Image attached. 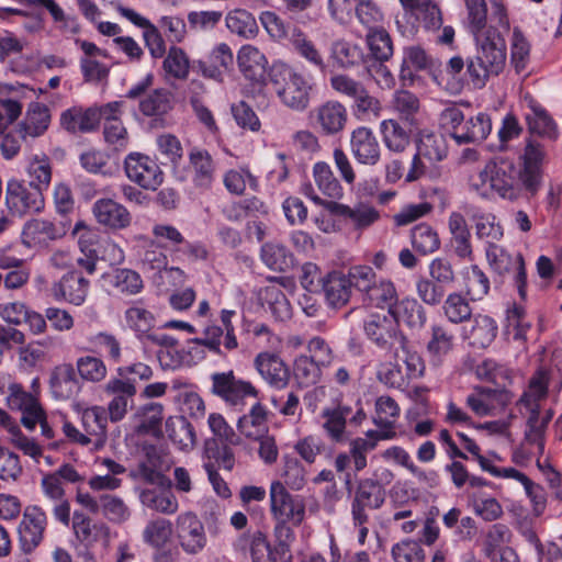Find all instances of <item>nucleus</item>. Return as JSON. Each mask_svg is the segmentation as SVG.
Returning a JSON list of instances; mask_svg holds the SVG:
<instances>
[{"label":"nucleus","instance_id":"obj_1","mask_svg":"<svg viewBox=\"0 0 562 562\" xmlns=\"http://www.w3.org/2000/svg\"><path fill=\"white\" fill-rule=\"evenodd\" d=\"M468 26L475 37L476 54L468 60L470 83L483 89L491 77L498 76L505 66V44L496 30L486 29L485 0H465Z\"/></svg>","mask_w":562,"mask_h":562},{"label":"nucleus","instance_id":"obj_2","mask_svg":"<svg viewBox=\"0 0 562 562\" xmlns=\"http://www.w3.org/2000/svg\"><path fill=\"white\" fill-rule=\"evenodd\" d=\"M469 189L482 199L494 194L515 201L527 191V145L516 158L490 159L468 179Z\"/></svg>","mask_w":562,"mask_h":562},{"label":"nucleus","instance_id":"obj_3","mask_svg":"<svg viewBox=\"0 0 562 562\" xmlns=\"http://www.w3.org/2000/svg\"><path fill=\"white\" fill-rule=\"evenodd\" d=\"M268 79L272 91L284 106L296 112L308 108L313 83L302 72L279 61L271 66Z\"/></svg>","mask_w":562,"mask_h":562},{"label":"nucleus","instance_id":"obj_4","mask_svg":"<svg viewBox=\"0 0 562 562\" xmlns=\"http://www.w3.org/2000/svg\"><path fill=\"white\" fill-rule=\"evenodd\" d=\"M363 331L378 348L393 351L395 358H400V351L406 350L408 340L389 312L369 314L363 321Z\"/></svg>","mask_w":562,"mask_h":562},{"label":"nucleus","instance_id":"obj_5","mask_svg":"<svg viewBox=\"0 0 562 562\" xmlns=\"http://www.w3.org/2000/svg\"><path fill=\"white\" fill-rule=\"evenodd\" d=\"M549 374L546 370H538L529 381V398L532 396L535 400L546 397L548 393ZM554 412L550 406L544 404H529V443L531 439L537 443L539 452L544 450V432L553 418Z\"/></svg>","mask_w":562,"mask_h":562},{"label":"nucleus","instance_id":"obj_6","mask_svg":"<svg viewBox=\"0 0 562 562\" xmlns=\"http://www.w3.org/2000/svg\"><path fill=\"white\" fill-rule=\"evenodd\" d=\"M302 193L307 196L316 205L324 207L329 213L350 220L352 225L358 229H363L372 225L380 217L379 212L371 205L358 204L350 207L337 201H327L316 193L311 183L302 187Z\"/></svg>","mask_w":562,"mask_h":562},{"label":"nucleus","instance_id":"obj_7","mask_svg":"<svg viewBox=\"0 0 562 562\" xmlns=\"http://www.w3.org/2000/svg\"><path fill=\"white\" fill-rule=\"evenodd\" d=\"M491 269L498 274H510L518 294L524 296L526 285L525 259L520 252L510 254L505 248L488 241L485 250Z\"/></svg>","mask_w":562,"mask_h":562},{"label":"nucleus","instance_id":"obj_8","mask_svg":"<svg viewBox=\"0 0 562 562\" xmlns=\"http://www.w3.org/2000/svg\"><path fill=\"white\" fill-rule=\"evenodd\" d=\"M5 202L10 212L18 216L41 212L45 204L40 189L15 179L7 183Z\"/></svg>","mask_w":562,"mask_h":562},{"label":"nucleus","instance_id":"obj_9","mask_svg":"<svg viewBox=\"0 0 562 562\" xmlns=\"http://www.w3.org/2000/svg\"><path fill=\"white\" fill-rule=\"evenodd\" d=\"M321 417L323 418L322 427L328 438L335 442H342L347 439V422L349 420L350 424L358 426L366 419V413L360 404L353 413L351 406L337 403L336 405L323 408Z\"/></svg>","mask_w":562,"mask_h":562},{"label":"nucleus","instance_id":"obj_10","mask_svg":"<svg viewBox=\"0 0 562 562\" xmlns=\"http://www.w3.org/2000/svg\"><path fill=\"white\" fill-rule=\"evenodd\" d=\"M271 514L277 521L291 522L300 526L305 517V504L299 496L289 493L285 486L277 481L270 486Z\"/></svg>","mask_w":562,"mask_h":562},{"label":"nucleus","instance_id":"obj_11","mask_svg":"<svg viewBox=\"0 0 562 562\" xmlns=\"http://www.w3.org/2000/svg\"><path fill=\"white\" fill-rule=\"evenodd\" d=\"M126 177L145 190L155 191L164 181V173L150 157L131 153L124 160Z\"/></svg>","mask_w":562,"mask_h":562},{"label":"nucleus","instance_id":"obj_12","mask_svg":"<svg viewBox=\"0 0 562 562\" xmlns=\"http://www.w3.org/2000/svg\"><path fill=\"white\" fill-rule=\"evenodd\" d=\"M175 533L182 551L190 555L199 554L207 543L204 526L192 512L180 514L176 519Z\"/></svg>","mask_w":562,"mask_h":562},{"label":"nucleus","instance_id":"obj_13","mask_svg":"<svg viewBox=\"0 0 562 562\" xmlns=\"http://www.w3.org/2000/svg\"><path fill=\"white\" fill-rule=\"evenodd\" d=\"M103 392L111 397L106 407V414L112 423L124 419L128 408L133 404L134 396L137 393L134 379H122L112 376L103 385Z\"/></svg>","mask_w":562,"mask_h":562},{"label":"nucleus","instance_id":"obj_14","mask_svg":"<svg viewBox=\"0 0 562 562\" xmlns=\"http://www.w3.org/2000/svg\"><path fill=\"white\" fill-rule=\"evenodd\" d=\"M308 119L321 134L334 136L341 133L348 122V111L346 106L336 100H328L314 108Z\"/></svg>","mask_w":562,"mask_h":562},{"label":"nucleus","instance_id":"obj_15","mask_svg":"<svg viewBox=\"0 0 562 562\" xmlns=\"http://www.w3.org/2000/svg\"><path fill=\"white\" fill-rule=\"evenodd\" d=\"M212 393L232 406L241 405L246 397H256L257 391L250 382L237 379L234 372H216L211 375Z\"/></svg>","mask_w":562,"mask_h":562},{"label":"nucleus","instance_id":"obj_16","mask_svg":"<svg viewBox=\"0 0 562 562\" xmlns=\"http://www.w3.org/2000/svg\"><path fill=\"white\" fill-rule=\"evenodd\" d=\"M386 498V491L375 481L362 479L359 481L355 496L351 501L352 520L361 524L369 520L368 509L374 510L382 507Z\"/></svg>","mask_w":562,"mask_h":562},{"label":"nucleus","instance_id":"obj_17","mask_svg":"<svg viewBox=\"0 0 562 562\" xmlns=\"http://www.w3.org/2000/svg\"><path fill=\"white\" fill-rule=\"evenodd\" d=\"M22 113V104L13 99L0 98V149L3 158L12 159L21 148L20 138L9 132Z\"/></svg>","mask_w":562,"mask_h":562},{"label":"nucleus","instance_id":"obj_18","mask_svg":"<svg viewBox=\"0 0 562 562\" xmlns=\"http://www.w3.org/2000/svg\"><path fill=\"white\" fill-rule=\"evenodd\" d=\"M47 518L38 506H27L19 524V543L23 552H32L42 541Z\"/></svg>","mask_w":562,"mask_h":562},{"label":"nucleus","instance_id":"obj_19","mask_svg":"<svg viewBox=\"0 0 562 562\" xmlns=\"http://www.w3.org/2000/svg\"><path fill=\"white\" fill-rule=\"evenodd\" d=\"M9 404L13 409L21 412V424L33 431L40 422L44 420L46 413L38 400L22 389L19 384H12L9 389Z\"/></svg>","mask_w":562,"mask_h":562},{"label":"nucleus","instance_id":"obj_20","mask_svg":"<svg viewBox=\"0 0 562 562\" xmlns=\"http://www.w3.org/2000/svg\"><path fill=\"white\" fill-rule=\"evenodd\" d=\"M350 150L360 165L375 166L381 159V146L371 128L359 126L351 132Z\"/></svg>","mask_w":562,"mask_h":562},{"label":"nucleus","instance_id":"obj_21","mask_svg":"<svg viewBox=\"0 0 562 562\" xmlns=\"http://www.w3.org/2000/svg\"><path fill=\"white\" fill-rule=\"evenodd\" d=\"M95 221L110 229L120 231L128 227L132 222L130 211L113 199L102 198L92 205Z\"/></svg>","mask_w":562,"mask_h":562},{"label":"nucleus","instance_id":"obj_22","mask_svg":"<svg viewBox=\"0 0 562 562\" xmlns=\"http://www.w3.org/2000/svg\"><path fill=\"white\" fill-rule=\"evenodd\" d=\"M88 291L89 281L75 271L64 274L52 286V295L56 301H65L76 306L85 303Z\"/></svg>","mask_w":562,"mask_h":562},{"label":"nucleus","instance_id":"obj_23","mask_svg":"<svg viewBox=\"0 0 562 562\" xmlns=\"http://www.w3.org/2000/svg\"><path fill=\"white\" fill-rule=\"evenodd\" d=\"M0 428L7 432V440L24 456L38 462L43 456V448L34 438L24 435L16 422L2 408H0Z\"/></svg>","mask_w":562,"mask_h":562},{"label":"nucleus","instance_id":"obj_24","mask_svg":"<svg viewBox=\"0 0 562 562\" xmlns=\"http://www.w3.org/2000/svg\"><path fill=\"white\" fill-rule=\"evenodd\" d=\"M400 406L391 396L382 395L375 401V416L373 423L379 430H369V437L375 436L382 439H392L395 437L394 426L400 416Z\"/></svg>","mask_w":562,"mask_h":562},{"label":"nucleus","instance_id":"obj_25","mask_svg":"<svg viewBox=\"0 0 562 562\" xmlns=\"http://www.w3.org/2000/svg\"><path fill=\"white\" fill-rule=\"evenodd\" d=\"M518 295L519 300L513 299L506 303L504 335L508 340L524 344L527 333L526 293Z\"/></svg>","mask_w":562,"mask_h":562},{"label":"nucleus","instance_id":"obj_26","mask_svg":"<svg viewBox=\"0 0 562 562\" xmlns=\"http://www.w3.org/2000/svg\"><path fill=\"white\" fill-rule=\"evenodd\" d=\"M115 10L134 25L144 29L145 44L154 58H160L166 54L165 41L161 37L157 26H155L148 19L144 18L133 9L116 4Z\"/></svg>","mask_w":562,"mask_h":562},{"label":"nucleus","instance_id":"obj_27","mask_svg":"<svg viewBox=\"0 0 562 562\" xmlns=\"http://www.w3.org/2000/svg\"><path fill=\"white\" fill-rule=\"evenodd\" d=\"M475 373L479 379L499 385L503 390H508L507 387L513 386L514 380H519L521 384V394L518 402L521 405H527V386L525 385L522 376L515 375L512 371L497 364L492 359H485L477 364Z\"/></svg>","mask_w":562,"mask_h":562},{"label":"nucleus","instance_id":"obj_28","mask_svg":"<svg viewBox=\"0 0 562 562\" xmlns=\"http://www.w3.org/2000/svg\"><path fill=\"white\" fill-rule=\"evenodd\" d=\"M49 386L56 400H70L79 394L81 383L71 363H61L50 373Z\"/></svg>","mask_w":562,"mask_h":562},{"label":"nucleus","instance_id":"obj_29","mask_svg":"<svg viewBox=\"0 0 562 562\" xmlns=\"http://www.w3.org/2000/svg\"><path fill=\"white\" fill-rule=\"evenodd\" d=\"M189 170L193 186L199 190L211 189L215 179V164L205 149L193 148L189 153Z\"/></svg>","mask_w":562,"mask_h":562},{"label":"nucleus","instance_id":"obj_30","mask_svg":"<svg viewBox=\"0 0 562 562\" xmlns=\"http://www.w3.org/2000/svg\"><path fill=\"white\" fill-rule=\"evenodd\" d=\"M497 324L488 315L477 314L470 326H463L462 336L473 348L485 349L497 335Z\"/></svg>","mask_w":562,"mask_h":562},{"label":"nucleus","instance_id":"obj_31","mask_svg":"<svg viewBox=\"0 0 562 562\" xmlns=\"http://www.w3.org/2000/svg\"><path fill=\"white\" fill-rule=\"evenodd\" d=\"M50 124V112L47 105L31 102L24 119L18 125V133L22 139L35 138L43 135Z\"/></svg>","mask_w":562,"mask_h":562},{"label":"nucleus","instance_id":"obj_32","mask_svg":"<svg viewBox=\"0 0 562 562\" xmlns=\"http://www.w3.org/2000/svg\"><path fill=\"white\" fill-rule=\"evenodd\" d=\"M102 286L108 291H115L125 295H135L144 286L143 280L136 271L127 268H116L101 277Z\"/></svg>","mask_w":562,"mask_h":562},{"label":"nucleus","instance_id":"obj_33","mask_svg":"<svg viewBox=\"0 0 562 562\" xmlns=\"http://www.w3.org/2000/svg\"><path fill=\"white\" fill-rule=\"evenodd\" d=\"M61 127L71 134H88L98 130L94 108L71 106L60 114Z\"/></svg>","mask_w":562,"mask_h":562},{"label":"nucleus","instance_id":"obj_34","mask_svg":"<svg viewBox=\"0 0 562 562\" xmlns=\"http://www.w3.org/2000/svg\"><path fill=\"white\" fill-rule=\"evenodd\" d=\"M237 64L246 79L260 82L265 77L268 60L257 47L244 45L238 50Z\"/></svg>","mask_w":562,"mask_h":562},{"label":"nucleus","instance_id":"obj_35","mask_svg":"<svg viewBox=\"0 0 562 562\" xmlns=\"http://www.w3.org/2000/svg\"><path fill=\"white\" fill-rule=\"evenodd\" d=\"M515 392L513 390L476 389L468 395L467 404L479 416L492 415L496 411L493 398L497 397L502 403H510Z\"/></svg>","mask_w":562,"mask_h":562},{"label":"nucleus","instance_id":"obj_36","mask_svg":"<svg viewBox=\"0 0 562 562\" xmlns=\"http://www.w3.org/2000/svg\"><path fill=\"white\" fill-rule=\"evenodd\" d=\"M255 363L260 375L271 386L283 389L288 385L290 373L284 362L278 356L260 353L257 356Z\"/></svg>","mask_w":562,"mask_h":562},{"label":"nucleus","instance_id":"obj_37","mask_svg":"<svg viewBox=\"0 0 562 562\" xmlns=\"http://www.w3.org/2000/svg\"><path fill=\"white\" fill-rule=\"evenodd\" d=\"M529 134L549 142L559 138V127L553 117L539 103L529 100Z\"/></svg>","mask_w":562,"mask_h":562},{"label":"nucleus","instance_id":"obj_38","mask_svg":"<svg viewBox=\"0 0 562 562\" xmlns=\"http://www.w3.org/2000/svg\"><path fill=\"white\" fill-rule=\"evenodd\" d=\"M448 228L451 235L450 244L454 254L461 259H471V234L464 216L459 212H452L448 218Z\"/></svg>","mask_w":562,"mask_h":562},{"label":"nucleus","instance_id":"obj_39","mask_svg":"<svg viewBox=\"0 0 562 562\" xmlns=\"http://www.w3.org/2000/svg\"><path fill=\"white\" fill-rule=\"evenodd\" d=\"M277 280H283V278H274L270 284L260 290L259 297L274 318L282 322L291 317L292 311L290 302L281 290V284L276 282Z\"/></svg>","mask_w":562,"mask_h":562},{"label":"nucleus","instance_id":"obj_40","mask_svg":"<svg viewBox=\"0 0 562 562\" xmlns=\"http://www.w3.org/2000/svg\"><path fill=\"white\" fill-rule=\"evenodd\" d=\"M238 431L248 439H259L268 434V411L257 402L248 414L239 417L237 422Z\"/></svg>","mask_w":562,"mask_h":562},{"label":"nucleus","instance_id":"obj_41","mask_svg":"<svg viewBox=\"0 0 562 562\" xmlns=\"http://www.w3.org/2000/svg\"><path fill=\"white\" fill-rule=\"evenodd\" d=\"M492 131V121L488 114L477 113L470 117L461 128L451 133L457 144L477 143L486 139Z\"/></svg>","mask_w":562,"mask_h":562},{"label":"nucleus","instance_id":"obj_42","mask_svg":"<svg viewBox=\"0 0 562 562\" xmlns=\"http://www.w3.org/2000/svg\"><path fill=\"white\" fill-rule=\"evenodd\" d=\"M60 236L58 228L47 220L27 221L22 231V241L29 248L46 245Z\"/></svg>","mask_w":562,"mask_h":562},{"label":"nucleus","instance_id":"obj_43","mask_svg":"<svg viewBox=\"0 0 562 562\" xmlns=\"http://www.w3.org/2000/svg\"><path fill=\"white\" fill-rule=\"evenodd\" d=\"M389 313L396 319L397 325L400 322H403L412 329H422L427 321L424 306L416 299L412 297L396 301Z\"/></svg>","mask_w":562,"mask_h":562},{"label":"nucleus","instance_id":"obj_44","mask_svg":"<svg viewBox=\"0 0 562 562\" xmlns=\"http://www.w3.org/2000/svg\"><path fill=\"white\" fill-rule=\"evenodd\" d=\"M109 415L102 406H92L82 412L81 420L86 434L92 438L97 447H101L106 441Z\"/></svg>","mask_w":562,"mask_h":562},{"label":"nucleus","instance_id":"obj_45","mask_svg":"<svg viewBox=\"0 0 562 562\" xmlns=\"http://www.w3.org/2000/svg\"><path fill=\"white\" fill-rule=\"evenodd\" d=\"M348 277L339 271H333L325 277L323 291L331 307L346 305L351 295V284Z\"/></svg>","mask_w":562,"mask_h":562},{"label":"nucleus","instance_id":"obj_46","mask_svg":"<svg viewBox=\"0 0 562 562\" xmlns=\"http://www.w3.org/2000/svg\"><path fill=\"white\" fill-rule=\"evenodd\" d=\"M312 176L318 191L327 199H330L329 201H335L342 198V186L335 177L331 167L327 162H315L312 168Z\"/></svg>","mask_w":562,"mask_h":562},{"label":"nucleus","instance_id":"obj_47","mask_svg":"<svg viewBox=\"0 0 562 562\" xmlns=\"http://www.w3.org/2000/svg\"><path fill=\"white\" fill-rule=\"evenodd\" d=\"M294 52L314 68L324 71L327 68L325 58L315 43L300 29H294L290 36Z\"/></svg>","mask_w":562,"mask_h":562},{"label":"nucleus","instance_id":"obj_48","mask_svg":"<svg viewBox=\"0 0 562 562\" xmlns=\"http://www.w3.org/2000/svg\"><path fill=\"white\" fill-rule=\"evenodd\" d=\"M173 108V95L165 88H158L146 95L138 102L139 112L148 117H158L167 114Z\"/></svg>","mask_w":562,"mask_h":562},{"label":"nucleus","instance_id":"obj_49","mask_svg":"<svg viewBox=\"0 0 562 562\" xmlns=\"http://www.w3.org/2000/svg\"><path fill=\"white\" fill-rule=\"evenodd\" d=\"M363 301L381 310L387 308L386 312H390L397 301L394 283L389 279L379 278L374 285L363 294Z\"/></svg>","mask_w":562,"mask_h":562},{"label":"nucleus","instance_id":"obj_50","mask_svg":"<svg viewBox=\"0 0 562 562\" xmlns=\"http://www.w3.org/2000/svg\"><path fill=\"white\" fill-rule=\"evenodd\" d=\"M454 346V335L445 325L432 324L430 327V339L427 342V351L432 361L440 363Z\"/></svg>","mask_w":562,"mask_h":562},{"label":"nucleus","instance_id":"obj_51","mask_svg":"<svg viewBox=\"0 0 562 562\" xmlns=\"http://www.w3.org/2000/svg\"><path fill=\"white\" fill-rule=\"evenodd\" d=\"M330 57L338 67L348 69L360 65L364 60V53L358 44L337 40L331 44Z\"/></svg>","mask_w":562,"mask_h":562},{"label":"nucleus","instance_id":"obj_52","mask_svg":"<svg viewBox=\"0 0 562 562\" xmlns=\"http://www.w3.org/2000/svg\"><path fill=\"white\" fill-rule=\"evenodd\" d=\"M512 532L504 524H494L490 526L483 533L480 542L481 551L486 558H494L499 554L505 544L510 541Z\"/></svg>","mask_w":562,"mask_h":562},{"label":"nucleus","instance_id":"obj_53","mask_svg":"<svg viewBox=\"0 0 562 562\" xmlns=\"http://www.w3.org/2000/svg\"><path fill=\"white\" fill-rule=\"evenodd\" d=\"M417 151L432 165L447 157L448 145L442 135L423 131L417 142Z\"/></svg>","mask_w":562,"mask_h":562},{"label":"nucleus","instance_id":"obj_54","mask_svg":"<svg viewBox=\"0 0 562 562\" xmlns=\"http://www.w3.org/2000/svg\"><path fill=\"white\" fill-rule=\"evenodd\" d=\"M467 214L474 222L479 238L499 240L503 237V228L494 214L483 212L475 206H469Z\"/></svg>","mask_w":562,"mask_h":562},{"label":"nucleus","instance_id":"obj_55","mask_svg":"<svg viewBox=\"0 0 562 562\" xmlns=\"http://www.w3.org/2000/svg\"><path fill=\"white\" fill-rule=\"evenodd\" d=\"M380 133L390 151L403 153L409 146V133L395 120H383L380 124Z\"/></svg>","mask_w":562,"mask_h":562},{"label":"nucleus","instance_id":"obj_56","mask_svg":"<svg viewBox=\"0 0 562 562\" xmlns=\"http://www.w3.org/2000/svg\"><path fill=\"white\" fill-rule=\"evenodd\" d=\"M260 258L271 270L284 272L293 267L294 259L285 246L276 243H266L261 246Z\"/></svg>","mask_w":562,"mask_h":562},{"label":"nucleus","instance_id":"obj_57","mask_svg":"<svg viewBox=\"0 0 562 562\" xmlns=\"http://www.w3.org/2000/svg\"><path fill=\"white\" fill-rule=\"evenodd\" d=\"M284 550L283 546H276L272 548L261 531H256L251 535L249 541V553L251 562H279L285 555H282Z\"/></svg>","mask_w":562,"mask_h":562},{"label":"nucleus","instance_id":"obj_58","mask_svg":"<svg viewBox=\"0 0 562 562\" xmlns=\"http://www.w3.org/2000/svg\"><path fill=\"white\" fill-rule=\"evenodd\" d=\"M72 528L81 542L91 543L100 537H108L110 529L103 522L94 524L81 512H75L72 516Z\"/></svg>","mask_w":562,"mask_h":562},{"label":"nucleus","instance_id":"obj_59","mask_svg":"<svg viewBox=\"0 0 562 562\" xmlns=\"http://www.w3.org/2000/svg\"><path fill=\"white\" fill-rule=\"evenodd\" d=\"M162 68L168 77L186 80L190 74V58L181 47L170 46L166 53Z\"/></svg>","mask_w":562,"mask_h":562},{"label":"nucleus","instance_id":"obj_60","mask_svg":"<svg viewBox=\"0 0 562 562\" xmlns=\"http://www.w3.org/2000/svg\"><path fill=\"white\" fill-rule=\"evenodd\" d=\"M166 432L169 439L180 449L194 445L195 435L193 428L183 416L169 417L166 422Z\"/></svg>","mask_w":562,"mask_h":562},{"label":"nucleus","instance_id":"obj_61","mask_svg":"<svg viewBox=\"0 0 562 562\" xmlns=\"http://www.w3.org/2000/svg\"><path fill=\"white\" fill-rule=\"evenodd\" d=\"M225 22L232 33L243 38H252L258 33L256 19L246 10L236 9L231 11L226 15Z\"/></svg>","mask_w":562,"mask_h":562},{"label":"nucleus","instance_id":"obj_62","mask_svg":"<svg viewBox=\"0 0 562 562\" xmlns=\"http://www.w3.org/2000/svg\"><path fill=\"white\" fill-rule=\"evenodd\" d=\"M413 248L422 255L432 254L440 247L437 232L428 224H418L411 232Z\"/></svg>","mask_w":562,"mask_h":562},{"label":"nucleus","instance_id":"obj_63","mask_svg":"<svg viewBox=\"0 0 562 562\" xmlns=\"http://www.w3.org/2000/svg\"><path fill=\"white\" fill-rule=\"evenodd\" d=\"M173 533L172 524L165 518L150 520L143 530V540L153 548L161 549Z\"/></svg>","mask_w":562,"mask_h":562},{"label":"nucleus","instance_id":"obj_64","mask_svg":"<svg viewBox=\"0 0 562 562\" xmlns=\"http://www.w3.org/2000/svg\"><path fill=\"white\" fill-rule=\"evenodd\" d=\"M139 498L144 506L162 514L171 515L175 514L179 508L176 496L170 492L144 490L140 493Z\"/></svg>","mask_w":562,"mask_h":562}]
</instances>
